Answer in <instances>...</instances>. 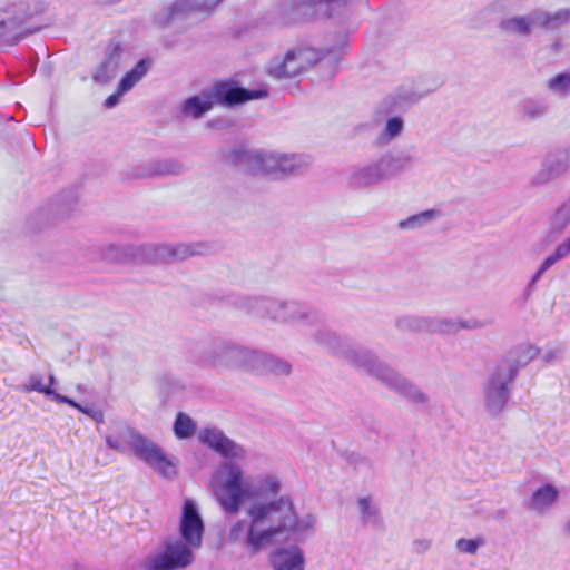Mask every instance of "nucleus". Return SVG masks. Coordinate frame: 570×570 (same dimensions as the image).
I'll return each mask as SVG.
<instances>
[{"label": "nucleus", "mask_w": 570, "mask_h": 570, "mask_svg": "<svg viewBox=\"0 0 570 570\" xmlns=\"http://www.w3.org/2000/svg\"><path fill=\"white\" fill-rule=\"evenodd\" d=\"M305 65L304 52H288L282 60H275L269 65L268 73L277 79L294 77L305 69Z\"/></svg>", "instance_id": "dca6fc26"}, {"label": "nucleus", "mask_w": 570, "mask_h": 570, "mask_svg": "<svg viewBox=\"0 0 570 570\" xmlns=\"http://www.w3.org/2000/svg\"><path fill=\"white\" fill-rule=\"evenodd\" d=\"M311 2H332L333 0H309Z\"/></svg>", "instance_id": "09e8293b"}, {"label": "nucleus", "mask_w": 570, "mask_h": 570, "mask_svg": "<svg viewBox=\"0 0 570 570\" xmlns=\"http://www.w3.org/2000/svg\"><path fill=\"white\" fill-rule=\"evenodd\" d=\"M223 0H176L168 7L169 20H175L190 11L212 12Z\"/></svg>", "instance_id": "a211bd4d"}, {"label": "nucleus", "mask_w": 570, "mask_h": 570, "mask_svg": "<svg viewBox=\"0 0 570 570\" xmlns=\"http://www.w3.org/2000/svg\"><path fill=\"white\" fill-rule=\"evenodd\" d=\"M212 489L228 513H237L245 502H252L247 509L250 522L246 543L253 553L274 542L299 541L314 533L315 517L311 513L298 515L289 497L268 500L282 490L279 479L273 474L254 481L239 465L225 462L213 474Z\"/></svg>", "instance_id": "f257e3e1"}, {"label": "nucleus", "mask_w": 570, "mask_h": 570, "mask_svg": "<svg viewBox=\"0 0 570 570\" xmlns=\"http://www.w3.org/2000/svg\"><path fill=\"white\" fill-rule=\"evenodd\" d=\"M216 102V97L209 92H203L198 96L186 99L183 104V112L193 118H199L209 111Z\"/></svg>", "instance_id": "aec40b11"}, {"label": "nucleus", "mask_w": 570, "mask_h": 570, "mask_svg": "<svg viewBox=\"0 0 570 570\" xmlns=\"http://www.w3.org/2000/svg\"><path fill=\"white\" fill-rule=\"evenodd\" d=\"M148 71V62L140 60L135 68L126 73L120 80L118 87L120 94H126L131 90L134 86L139 82Z\"/></svg>", "instance_id": "b1692460"}, {"label": "nucleus", "mask_w": 570, "mask_h": 570, "mask_svg": "<svg viewBox=\"0 0 570 570\" xmlns=\"http://www.w3.org/2000/svg\"><path fill=\"white\" fill-rule=\"evenodd\" d=\"M399 327L409 331H426L441 334H455L462 330L474 331L485 327L489 321L479 318H429L406 316L399 320Z\"/></svg>", "instance_id": "7ed1b4c3"}, {"label": "nucleus", "mask_w": 570, "mask_h": 570, "mask_svg": "<svg viewBox=\"0 0 570 570\" xmlns=\"http://www.w3.org/2000/svg\"><path fill=\"white\" fill-rule=\"evenodd\" d=\"M484 544V540L482 538L475 539H465L460 538L455 542V548L459 552L465 554H475L480 547Z\"/></svg>", "instance_id": "7c9ffc66"}, {"label": "nucleus", "mask_w": 570, "mask_h": 570, "mask_svg": "<svg viewBox=\"0 0 570 570\" xmlns=\"http://www.w3.org/2000/svg\"><path fill=\"white\" fill-rule=\"evenodd\" d=\"M124 94H120L119 92V87L117 88V91L112 95H110L107 99H106V107L107 108H112L115 107L118 102H119V99L120 97L122 96Z\"/></svg>", "instance_id": "a19ab883"}, {"label": "nucleus", "mask_w": 570, "mask_h": 570, "mask_svg": "<svg viewBox=\"0 0 570 570\" xmlns=\"http://www.w3.org/2000/svg\"><path fill=\"white\" fill-rule=\"evenodd\" d=\"M245 529H246L245 521H238L237 523H235L229 531L230 539L234 541L240 540L244 535Z\"/></svg>", "instance_id": "c9c22d12"}, {"label": "nucleus", "mask_w": 570, "mask_h": 570, "mask_svg": "<svg viewBox=\"0 0 570 570\" xmlns=\"http://www.w3.org/2000/svg\"><path fill=\"white\" fill-rule=\"evenodd\" d=\"M200 547H193L186 540L171 539L164 550L154 554L148 560L150 570H175L189 566L194 560L195 550Z\"/></svg>", "instance_id": "423d86ee"}, {"label": "nucleus", "mask_w": 570, "mask_h": 570, "mask_svg": "<svg viewBox=\"0 0 570 570\" xmlns=\"http://www.w3.org/2000/svg\"><path fill=\"white\" fill-rule=\"evenodd\" d=\"M431 548V540L429 539H417L413 541V549L419 553H424Z\"/></svg>", "instance_id": "4c0bfd02"}, {"label": "nucleus", "mask_w": 570, "mask_h": 570, "mask_svg": "<svg viewBox=\"0 0 570 570\" xmlns=\"http://www.w3.org/2000/svg\"><path fill=\"white\" fill-rule=\"evenodd\" d=\"M538 27L554 29L570 20V10L561 9L554 12H535Z\"/></svg>", "instance_id": "4be33fe9"}, {"label": "nucleus", "mask_w": 570, "mask_h": 570, "mask_svg": "<svg viewBox=\"0 0 570 570\" xmlns=\"http://www.w3.org/2000/svg\"><path fill=\"white\" fill-rule=\"evenodd\" d=\"M540 354V348L535 345L523 343L512 350L507 358L501 361L499 364H509L514 368V374L520 367L525 366L532 360L538 357Z\"/></svg>", "instance_id": "6ab92c4d"}, {"label": "nucleus", "mask_w": 570, "mask_h": 570, "mask_svg": "<svg viewBox=\"0 0 570 570\" xmlns=\"http://www.w3.org/2000/svg\"><path fill=\"white\" fill-rule=\"evenodd\" d=\"M121 436L135 455L158 473L165 478L176 474V463L169 460L154 442L131 429H125Z\"/></svg>", "instance_id": "20e7f679"}, {"label": "nucleus", "mask_w": 570, "mask_h": 570, "mask_svg": "<svg viewBox=\"0 0 570 570\" xmlns=\"http://www.w3.org/2000/svg\"><path fill=\"white\" fill-rule=\"evenodd\" d=\"M267 95L266 90H246L242 88L228 89L224 96V100L228 105L240 104Z\"/></svg>", "instance_id": "a878e982"}, {"label": "nucleus", "mask_w": 570, "mask_h": 570, "mask_svg": "<svg viewBox=\"0 0 570 570\" xmlns=\"http://www.w3.org/2000/svg\"><path fill=\"white\" fill-rule=\"evenodd\" d=\"M183 167L179 163L175 160H157L154 163H150L142 176H165V175H177L181 171Z\"/></svg>", "instance_id": "5701e85b"}, {"label": "nucleus", "mask_w": 570, "mask_h": 570, "mask_svg": "<svg viewBox=\"0 0 570 570\" xmlns=\"http://www.w3.org/2000/svg\"><path fill=\"white\" fill-rule=\"evenodd\" d=\"M90 419L94 421L101 423L104 421V412L96 407L92 413H90Z\"/></svg>", "instance_id": "79ce46f5"}, {"label": "nucleus", "mask_w": 570, "mask_h": 570, "mask_svg": "<svg viewBox=\"0 0 570 570\" xmlns=\"http://www.w3.org/2000/svg\"><path fill=\"white\" fill-rule=\"evenodd\" d=\"M242 160L247 170L275 177L297 174L311 165L309 157L305 155L277 151H247Z\"/></svg>", "instance_id": "f03ea898"}, {"label": "nucleus", "mask_w": 570, "mask_h": 570, "mask_svg": "<svg viewBox=\"0 0 570 570\" xmlns=\"http://www.w3.org/2000/svg\"><path fill=\"white\" fill-rule=\"evenodd\" d=\"M563 354V350L560 346H549L547 347L542 354L541 358L547 364H552L561 358Z\"/></svg>", "instance_id": "f704fd0d"}, {"label": "nucleus", "mask_w": 570, "mask_h": 570, "mask_svg": "<svg viewBox=\"0 0 570 570\" xmlns=\"http://www.w3.org/2000/svg\"><path fill=\"white\" fill-rule=\"evenodd\" d=\"M561 489L552 482H543L532 489L527 501V509L535 515H546L560 501Z\"/></svg>", "instance_id": "9d476101"}, {"label": "nucleus", "mask_w": 570, "mask_h": 570, "mask_svg": "<svg viewBox=\"0 0 570 570\" xmlns=\"http://www.w3.org/2000/svg\"><path fill=\"white\" fill-rule=\"evenodd\" d=\"M248 372L258 375L288 376L292 373V365L277 356L252 350Z\"/></svg>", "instance_id": "f8f14e48"}, {"label": "nucleus", "mask_w": 570, "mask_h": 570, "mask_svg": "<svg viewBox=\"0 0 570 570\" xmlns=\"http://www.w3.org/2000/svg\"><path fill=\"white\" fill-rule=\"evenodd\" d=\"M188 255V249L186 246H180L174 252V256L178 258H184Z\"/></svg>", "instance_id": "37998d69"}, {"label": "nucleus", "mask_w": 570, "mask_h": 570, "mask_svg": "<svg viewBox=\"0 0 570 570\" xmlns=\"http://www.w3.org/2000/svg\"><path fill=\"white\" fill-rule=\"evenodd\" d=\"M435 218L434 210H425L415 215L407 217L406 219H402L399 222V227L401 229H416L425 224L432 222Z\"/></svg>", "instance_id": "cd10ccee"}, {"label": "nucleus", "mask_w": 570, "mask_h": 570, "mask_svg": "<svg viewBox=\"0 0 570 570\" xmlns=\"http://www.w3.org/2000/svg\"><path fill=\"white\" fill-rule=\"evenodd\" d=\"M399 169L394 157H384L375 164L355 170L351 176V184L357 188L372 186L394 175Z\"/></svg>", "instance_id": "1a4fd4ad"}, {"label": "nucleus", "mask_w": 570, "mask_h": 570, "mask_svg": "<svg viewBox=\"0 0 570 570\" xmlns=\"http://www.w3.org/2000/svg\"><path fill=\"white\" fill-rule=\"evenodd\" d=\"M403 129H404L403 119L397 116L391 117L387 119V121L385 124L383 137L386 138L387 140H393L402 134Z\"/></svg>", "instance_id": "c85d7f7f"}, {"label": "nucleus", "mask_w": 570, "mask_h": 570, "mask_svg": "<svg viewBox=\"0 0 570 570\" xmlns=\"http://www.w3.org/2000/svg\"><path fill=\"white\" fill-rule=\"evenodd\" d=\"M559 216H569L570 217V202L566 204L558 213Z\"/></svg>", "instance_id": "c03bdc74"}, {"label": "nucleus", "mask_w": 570, "mask_h": 570, "mask_svg": "<svg viewBox=\"0 0 570 570\" xmlns=\"http://www.w3.org/2000/svg\"><path fill=\"white\" fill-rule=\"evenodd\" d=\"M17 27V23L14 20H0V38L6 37L9 32L13 31Z\"/></svg>", "instance_id": "e433bc0d"}, {"label": "nucleus", "mask_w": 570, "mask_h": 570, "mask_svg": "<svg viewBox=\"0 0 570 570\" xmlns=\"http://www.w3.org/2000/svg\"><path fill=\"white\" fill-rule=\"evenodd\" d=\"M198 438L202 443L208 445L210 449L222 453L225 456H244V450L238 444L225 436V434L216 428L204 429L199 433Z\"/></svg>", "instance_id": "4468645a"}, {"label": "nucleus", "mask_w": 570, "mask_h": 570, "mask_svg": "<svg viewBox=\"0 0 570 570\" xmlns=\"http://www.w3.org/2000/svg\"><path fill=\"white\" fill-rule=\"evenodd\" d=\"M119 67V55L115 51L108 57L95 71L94 78L100 82H107L112 79Z\"/></svg>", "instance_id": "bb28decb"}, {"label": "nucleus", "mask_w": 570, "mask_h": 570, "mask_svg": "<svg viewBox=\"0 0 570 570\" xmlns=\"http://www.w3.org/2000/svg\"><path fill=\"white\" fill-rule=\"evenodd\" d=\"M548 87L556 94H564L570 89V73H560L548 81Z\"/></svg>", "instance_id": "473e14b6"}, {"label": "nucleus", "mask_w": 570, "mask_h": 570, "mask_svg": "<svg viewBox=\"0 0 570 570\" xmlns=\"http://www.w3.org/2000/svg\"><path fill=\"white\" fill-rule=\"evenodd\" d=\"M271 564L274 570H304V552L297 546L276 549L271 554Z\"/></svg>", "instance_id": "2eb2a0df"}, {"label": "nucleus", "mask_w": 570, "mask_h": 570, "mask_svg": "<svg viewBox=\"0 0 570 570\" xmlns=\"http://www.w3.org/2000/svg\"><path fill=\"white\" fill-rule=\"evenodd\" d=\"M252 350L227 342H216L204 354V363L218 371L243 370L248 372Z\"/></svg>", "instance_id": "39448f33"}, {"label": "nucleus", "mask_w": 570, "mask_h": 570, "mask_svg": "<svg viewBox=\"0 0 570 570\" xmlns=\"http://www.w3.org/2000/svg\"><path fill=\"white\" fill-rule=\"evenodd\" d=\"M205 522L200 508L194 499H185L178 518V533L193 547H202Z\"/></svg>", "instance_id": "6e6552de"}, {"label": "nucleus", "mask_w": 570, "mask_h": 570, "mask_svg": "<svg viewBox=\"0 0 570 570\" xmlns=\"http://www.w3.org/2000/svg\"><path fill=\"white\" fill-rule=\"evenodd\" d=\"M548 269H549V268H543V263H542V264H541V266L539 267L538 272H537V273H535V275L533 276L532 282H537V281L541 277V275H542L546 271H548Z\"/></svg>", "instance_id": "49530a36"}, {"label": "nucleus", "mask_w": 570, "mask_h": 570, "mask_svg": "<svg viewBox=\"0 0 570 570\" xmlns=\"http://www.w3.org/2000/svg\"><path fill=\"white\" fill-rule=\"evenodd\" d=\"M570 167V148L567 150H559L547 155L543 160L542 169L540 171V179L542 181L553 179Z\"/></svg>", "instance_id": "f3484780"}, {"label": "nucleus", "mask_w": 570, "mask_h": 570, "mask_svg": "<svg viewBox=\"0 0 570 570\" xmlns=\"http://www.w3.org/2000/svg\"><path fill=\"white\" fill-rule=\"evenodd\" d=\"M375 375L410 401L414 403L428 402V396L420 389L391 368L380 365L375 368Z\"/></svg>", "instance_id": "ddd939ff"}, {"label": "nucleus", "mask_w": 570, "mask_h": 570, "mask_svg": "<svg viewBox=\"0 0 570 570\" xmlns=\"http://www.w3.org/2000/svg\"><path fill=\"white\" fill-rule=\"evenodd\" d=\"M357 507L363 521L367 522L374 519L376 514V509L368 498L358 499Z\"/></svg>", "instance_id": "72a5a7b5"}, {"label": "nucleus", "mask_w": 570, "mask_h": 570, "mask_svg": "<svg viewBox=\"0 0 570 570\" xmlns=\"http://www.w3.org/2000/svg\"><path fill=\"white\" fill-rule=\"evenodd\" d=\"M53 401H56L57 403H66V404L72 406V407H75V409H77L79 411L81 410V406H82L81 404L77 403L76 401H73V400H71V399H69L67 396H63V395H61L59 393L55 394Z\"/></svg>", "instance_id": "58836bf2"}, {"label": "nucleus", "mask_w": 570, "mask_h": 570, "mask_svg": "<svg viewBox=\"0 0 570 570\" xmlns=\"http://www.w3.org/2000/svg\"><path fill=\"white\" fill-rule=\"evenodd\" d=\"M570 254V237L567 238L564 242H562L556 250L550 254L548 257L543 261V268H550L552 265H554L558 261L564 258Z\"/></svg>", "instance_id": "c756f323"}, {"label": "nucleus", "mask_w": 570, "mask_h": 570, "mask_svg": "<svg viewBox=\"0 0 570 570\" xmlns=\"http://www.w3.org/2000/svg\"><path fill=\"white\" fill-rule=\"evenodd\" d=\"M514 377V368L509 364H498L484 387V403L488 411L497 415L509 400V386Z\"/></svg>", "instance_id": "0eeeda50"}, {"label": "nucleus", "mask_w": 570, "mask_h": 570, "mask_svg": "<svg viewBox=\"0 0 570 570\" xmlns=\"http://www.w3.org/2000/svg\"><path fill=\"white\" fill-rule=\"evenodd\" d=\"M95 409H96V406H94V405H82L80 412H82L83 414H86L90 417V413H92Z\"/></svg>", "instance_id": "a18cd8bd"}, {"label": "nucleus", "mask_w": 570, "mask_h": 570, "mask_svg": "<svg viewBox=\"0 0 570 570\" xmlns=\"http://www.w3.org/2000/svg\"><path fill=\"white\" fill-rule=\"evenodd\" d=\"M535 18V12L530 16L509 18L502 21L501 28L507 33L527 35L538 27Z\"/></svg>", "instance_id": "412c9836"}, {"label": "nucleus", "mask_w": 570, "mask_h": 570, "mask_svg": "<svg viewBox=\"0 0 570 570\" xmlns=\"http://www.w3.org/2000/svg\"><path fill=\"white\" fill-rule=\"evenodd\" d=\"M49 383H50V385H49L50 387L56 383V379L53 375L49 376Z\"/></svg>", "instance_id": "de8ad7c7"}, {"label": "nucleus", "mask_w": 570, "mask_h": 570, "mask_svg": "<svg viewBox=\"0 0 570 570\" xmlns=\"http://www.w3.org/2000/svg\"><path fill=\"white\" fill-rule=\"evenodd\" d=\"M106 442H107V445L112 449V450H116V451H119V452H124L125 451V446L124 444L118 441L117 439L112 438V436H107L106 438Z\"/></svg>", "instance_id": "ea45409f"}, {"label": "nucleus", "mask_w": 570, "mask_h": 570, "mask_svg": "<svg viewBox=\"0 0 570 570\" xmlns=\"http://www.w3.org/2000/svg\"><path fill=\"white\" fill-rule=\"evenodd\" d=\"M196 422L186 413H178L173 425L174 434L179 440L191 438L196 432Z\"/></svg>", "instance_id": "393cba45"}, {"label": "nucleus", "mask_w": 570, "mask_h": 570, "mask_svg": "<svg viewBox=\"0 0 570 570\" xmlns=\"http://www.w3.org/2000/svg\"><path fill=\"white\" fill-rule=\"evenodd\" d=\"M24 391L26 392L36 391V392H39L41 394L52 397V400L55 399V394H57V392H55L52 390V387L43 385L41 377L38 375H31L29 377L28 383L24 385Z\"/></svg>", "instance_id": "2f4dec72"}, {"label": "nucleus", "mask_w": 570, "mask_h": 570, "mask_svg": "<svg viewBox=\"0 0 570 570\" xmlns=\"http://www.w3.org/2000/svg\"><path fill=\"white\" fill-rule=\"evenodd\" d=\"M266 308L271 317L278 322L305 324L315 320L311 309L298 302L268 301Z\"/></svg>", "instance_id": "9b49d317"}]
</instances>
